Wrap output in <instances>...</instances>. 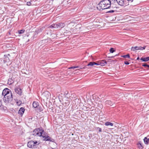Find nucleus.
Wrapping results in <instances>:
<instances>
[{"label": "nucleus", "mask_w": 149, "mask_h": 149, "mask_svg": "<svg viewBox=\"0 0 149 149\" xmlns=\"http://www.w3.org/2000/svg\"><path fill=\"white\" fill-rule=\"evenodd\" d=\"M2 95L4 96L3 100L5 102L9 103L13 100V97L12 93L8 88H6L3 90Z\"/></svg>", "instance_id": "1"}, {"label": "nucleus", "mask_w": 149, "mask_h": 149, "mask_svg": "<svg viewBox=\"0 0 149 149\" xmlns=\"http://www.w3.org/2000/svg\"><path fill=\"white\" fill-rule=\"evenodd\" d=\"M111 2L110 0L101 1L97 6V8L100 10L109 8L111 7Z\"/></svg>", "instance_id": "2"}, {"label": "nucleus", "mask_w": 149, "mask_h": 149, "mask_svg": "<svg viewBox=\"0 0 149 149\" xmlns=\"http://www.w3.org/2000/svg\"><path fill=\"white\" fill-rule=\"evenodd\" d=\"M42 133H41L39 132H37V133H36V134H34V135L36 136V135H38V136H42L44 138V141H48L52 142H54V139H51L50 137L48 136L45 135V136H43V135H42Z\"/></svg>", "instance_id": "3"}, {"label": "nucleus", "mask_w": 149, "mask_h": 149, "mask_svg": "<svg viewBox=\"0 0 149 149\" xmlns=\"http://www.w3.org/2000/svg\"><path fill=\"white\" fill-rule=\"evenodd\" d=\"M39 144V143L37 141H31L28 143L27 146L30 148H34V146Z\"/></svg>", "instance_id": "4"}, {"label": "nucleus", "mask_w": 149, "mask_h": 149, "mask_svg": "<svg viewBox=\"0 0 149 149\" xmlns=\"http://www.w3.org/2000/svg\"><path fill=\"white\" fill-rule=\"evenodd\" d=\"M127 1H130V3H132V5L133 6H136L138 4H139L140 3V2L137 1L136 0H127Z\"/></svg>", "instance_id": "5"}, {"label": "nucleus", "mask_w": 149, "mask_h": 149, "mask_svg": "<svg viewBox=\"0 0 149 149\" xmlns=\"http://www.w3.org/2000/svg\"><path fill=\"white\" fill-rule=\"evenodd\" d=\"M118 4L121 6H124L125 5H126V1L124 0H116Z\"/></svg>", "instance_id": "6"}, {"label": "nucleus", "mask_w": 149, "mask_h": 149, "mask_svg": "<svg viewBox=\"0 0 149 149\" xmlns=\"http://www.w3.org/2000/svg\"><path fill=\"white\" fill-rule=\"evenodd\" d=\"M15 92L19 95H21L22 93V89L19 88H15Z\"/></svg>", "instance_id": "7"}, {"label": "nucleus", "mask_w": 149, "mask_h": 149, "mask_svg": "<svg viewBox=\"0 0 149 149\" xmlns=\"http://www.w3.org/2000/svg\"><path fill=\"white\" fill-rule=\"evenodd\" d=\"M97 64H98L97 65H100L102 66H104L107 64V62L105 60H103L98 62Z\"/></svg>", "instance_id": "8"}, {"label": "nucleus", "mask_w": 149, "mask_h": 149, "mask_svg": "<svg viewBox=\"0 0 149 149\" xmlns=\"http://www.w3.org/2000/svg\"><path fill=\"white\" fill-rule=\"evenodd\" d=\"M70 103V101L67 99L64 100L63 102V104L65 107L68 106L69 104Z\"/></svg>", "instance_id": "9"}, {"label": "nucleus", "mask_w": 149, "mask_h": 149, "mask_svg": "<svg viewBox=\"0 0 149 149\" xmlns=\"http://www.w3.org/2000/svg\"><path fill=\"white\" fill-rule=\"evenodd\" d=\"M24 109L23 107H21L19 110L18 113L22 116L24 113Z\"/></svg>", "instance_id": "10"}, {"label": "nucleus", "mask_w": 149, "mask_h": 149, "mask_svg": "<svg viewBox=\"0 0 149 149\" xmlns=\"http://www.w3.org/2000/svg\"><path fill=\"white\" fill-rule=\"evenodd\" d=\"M57 24L58 29H59L63 28L65 26L64 23L61 22Z\"/></svg>", "instance_id": "11"}, {"label": "nucleus", "mask_w": 149, "mask_h": 149, "mask_svg": "<svg viewBox=\"0 0 149 149\" xmlns=\"http://www.w3.org/2000/svg\"><path fill=\"white\" fill-rule=\"evenodd\" d=\"M50 41V39L49 38H48L47 39H46L42 40V43L43 44H46L49 42Z\"/></svg>", "instance_id": "12"}, {"label": "nucleus", "mask_w": 149, "mask_h": 149, "mask_svg": "<svg viewBox=\"0 0 149 149\" xmlns=\"http://www.w3.org/2000/svg\"><path fill=\"white\" fill-rule=\"evenodd\" d=\"M10 56V54H7V55H4V56L5 57V60H4V61L5 62H8L10 61V59L8 57V56Z\"/></svg>", "instance_id": "13"}, {"label": "nucleus", "mask_w": 149, "mask_h": 149, "mask_svg": "<svg viewBox=\"0 0 149 149\" xmlns=\"http://www.w3.org/2000/svg\"><path fill=\"white\" fill-rule=\"evenodd\" d=\"M49 27L52 28H55L56 29H58L57 24H53L49 26Z\"/></svg>", "instance_id": "14"}, {"label": "nucleus", "mask_w": 149, "mask_h": 149, "mask_svg": "<svg viewBox=\"0 0 149 149\" xmlns=\"http://www.w3.org/2000/svg\"><path fill=\"white\" fill-rule=\"evenodd\" d=\"M105 102L107 106H111L113 104V103L110 100H107Z\"/></svg>", "instance_id": "15"}, {"label": "nucleus", "mask_w": 149, "mask_h": 149, "mask_svg": "<svg viewBox=\"0 0 149 149\" xmlns=\"http://www.w3.org/2000/svg\"><path fill=\"white\" fill-rule=\"evenodd\" d=\"M44 130H42V128L41 127H40L39 128H38L37 129H36L34 130V132H39L41 133H43L44 132Z\"/></svg>", "instance_id": "16"}, {"label": "nucleus", "mask_w": 149, "mask_h": 149, "mask_svg": "<svg viewBox=\"0 0 149 149\" xmlns=\"http://www.w3.org/2000/svg\"><path fill=\"white\" fill-rule=\"evenodd\" d=\"M140 60L142 61H143L147 62L149 60V57L145 58H141Z\"/></svg>", "instance_id": "17"}, {"label": "nucleus", "mask_w": 149, "mask_h": 149, "mask_svg": "<svg viewBox=\"0 0 149 149\" xmlns=\"http://www.w3.org/2000/svg\"><path fill=\"white\" fill-rule=\"evenodd\" d=\"M33 106L34 108H37L39 106V104L36 102H34L33 103Z\"/></svg>", "instance_id": "18"}, {"label": "nucleus", "mask_w": 149, "mask_h": 149, "mask_svg": "<svg viewBox=\"0 0 149 149\" xmlns=\"http://www.w3.org/2000/svg\"><path fill=\"white\" fill-rule=\"evenodd\" d=\"M97 65L98 64H97V63H96L94 62H90L87 65V66H93L94 65Z\"/></svg>", "instance_id": "19"}, {"label": "nucleus", "mask_w": 149, "mask_h": 149, "mask_svg": "<svg viewBox=\"0 0 149 149\" xmlns=\"http://www.w3.org/2000/svg\"><path fill=\"white\" fill-rule=\"evenodd\" d=\"M139 47L138 46L132 47L131 49L132 51H134L139 50Z\"/></svg>", "instance_id": "20"}, {"label": "nucleus", "mask_w": 149, "mask_h": 149, "mask_svg": "<svg viewBox=\"0 0 149 149\" xmlns=\"http://www.w3.org/2000/svg\"><path fill=\"white\" fill-rule=\"evenodd\" d=\"M138 147L139 149H142L143 148V147L141 144V142H139L137 144Z\"/></svg>", "instance_id": "21"}, {"label": "nucleus", "mask_w": 149, "mask_h": 149, "mask_svg": "<svg viewBox=\"0 0 149 149\" xmlns=\"http://www.w3.org/2000/svg\"><path fill=\"white\" fill-rule=\"evenodd\" d=\"M49 93L48 92H46L45 93H44L42 94V95L44 96H45L47 98H48L49 97Z\"/></svg>", "instance_id": "22"}, {"label": "nucleus", "mask_w": 149, "mask_h": 149, "mask_svg": "<svg viewBox=\"0 0 149 149\" xmlns=\"http://www.w3.org/2000/svg\"><path fill=\"white\" fill-rule=\"evenodd\" d=\"M15 101L17 105L20 106L22 102L21 101L18 100H15Z\"/></svg>", "instance_id": "23"}, {"label": "nucleus", "mask_w": 149, "mask_h": 149, "mask_svg": "<svg viewBox=\"0 0 149 149\" xmlns=\"http://www.w3.org/2000/svg\"><path fill=\"white\" fill-rule=\"evenodd\" d=\"M105 125L106 126H109V125H111V126H112L113 125V124L112 123H111L110 122H106L105 123Z\"/></svg>", "instance_id": "24"}, {"label": "nucleus", "mask_w": 149, "mask_h": 149, "mask_svg": "<svg viewBox=\"0 0 149 149\" xmlns=\"http://www.w3.org/2000/svg\"><path fill=\"white\" fill-rule=\"evenodd\" d=\"M14 81L12 78H10L8 79V83L10 85L13 83Z\"/></svg>", "instance_id": "25"}, {"label": "nucleus", "mask_w": 149, "mask_h": 149, "mask_svg": "<svg viewBox=\"0 0 149 149\" xmlns=\"http://www.w3.org/2000/svg\"><path fill=\"white\" fill-rule=\"evenodd\" d=\"M144 143L146 144H148L149 141L148 139L146 137H145L144 139Z\"/></svg>", "instance_id": "26"}, {"label": "nucleus", "mask_w": 149, "mask_h": 149, "mask_svg": "<svg viewBox=\"0 0 149 149\" xmlns=\"http://www.w3.org/2000/svg\"><path fill=\"white\" fill-rule=\"evenodd\" d=\"M121 57L124 58H130V56L129 54H128L127 55H123L121 56Z\"/></svg>", "instance_id": "27"}, {"label": "nucleus", "mask_w": 149, "mask_h": 149, "mask_svg": "<svg viewBox=\"0 0 149 149\" xmlns=\"http://www.w3.org/2000/svg\"><path fill=\"white\" fill-rule=\"evenodd\" d=\"M139 47V50H143L145 49V48H146V46H143V47H141V46Z\"/></svg>", "instance_id": "28"}, {"label": "nucleus", "mask_w": 149, "mask_h": 149, "mask_svg": "<svg viewBox=\"0 0 149 149\" xmlns=\"http://www.w3.org/2000/svg\"><path fill=\"white\" fill-rule=\"evenodd\" d=\"M142 66L145 68H149V65H147L146 63H144L142 65Z\"/></svg>", "instance_id": "29"}, {"label": "nucleus", "mask_w": 149, "mask_h": 149, "mask_svg": "<svg viewBox=\"0 0 149 149\" xmlns=\"http://www.w3.org/2000/svg\"><path fill=\"white\" fill-rule=\"evenodd\" d=\"M109 51L111 53H113L115 51V50L113 48H111L109 50Z\"/></svg>", "instance_id": "30"}, {"label": "nucleus", "mask_w": 149, "mask_h": 149, "mask_svg": "<svg viewBox=\"0 0 149 149\" xmlns=\"http://www.w3.org/2000/svg\"><path fill=\"white\" fill-rule=\"evenodd\" d=\"M25 30H21L19 31L18 33L19 34H22L24 32Z\"/></svg>", "instance_id": "31"}, {"label": "nucleus", "mask_w": 149, "mask_h": 149, "mask_svg": "<svg viewBox=\"0 0 149 149\" xmlns=\"http://www.w3.org/2000/svg\"><path fill=\"white\" fill-rule=\"evenodd\" d=\"M114 12V11L113 10H111L109 11H108L106 12V13H112Z\"/></svg>", "instance_id": "32"}, {"label": "nucleus", "mask_w": 149, "mask_h": 149, "mask_svg": "<svg viewBox=\"0 0 149 149\" xmlns=\"http://www.w3.org/2000/svg\"><path fill=\"white\" fill-rule=\"evenodd\" d=\"M96 130L98 129L99 131L100 132H101L102 131L100 127H96Z\"/></svg>", "instance_id": "33"}, {"label": "nucleus", "mask_w": 149, "mask_h": 149, "mask_svg": "<svg viewBox=\"0 0 149 149\" xmlns=\"http://www.w3.org/2000/svg\"><path fill=\"white\" fill-rule=\"evenodd\" d=\"M78 68V66H73V67H71L70 68H69V69H72V68Z\"/></svg>", "instance_id": "34"}, {"label": "nucleus", "mask_w": 149, "mask_h": 149, "mask_svg": "<svg viewBox=\"0 0 149 149\" xmlns=\"http://www.w3.org/2000/svg\"><path fill=\"white\" fill-rule=\"evenodd\" d=\"M27 5L28 6H30L31 5V2H28L27 3Z\"/></svg>", "instance_id": "35"}, {"label": "nucleus", "mask_w": 149, "mask_h": 149, "mask_svg": "<svg viewBox=\"0 0 149 149\" xmlns=\"http://www.w3.org/2000/svg\"><path fill=\"white\" fill-rule=\"evenodd\" d=\"M124 63L126 65H128L129 64V63L127 61H125L124 62Z\"/></svg>", "instance_id": "36"}, {"label": "nucleus", "mask_w": 149, "mask_h": 149, "mask_svg": "<svg viewBox=\"0 0 149 149\" xmlns=\"http://www.w3.org/2000/svg\"><path fill=\"white\" fill-rule=\"evenodd\" d=\"M34 132V131H33V134L34 135V134H36V133H37V132Z\"/></svg>", "instance_id": "37"}, {"label": "nucleus", "mask_w": 149, "mask_h": 149, "mask_svg": "<svg viewBox=\"0 0 149 149\" xmlns=\"http://www.w3.org/2000/svg\"><path fill=\"white\" fill-rule=\"evenodd\" d=\"M118 55V54H116V55H115L114 56H112L109 57V58H113L114 57H115V56H117Z\"/></svg>", "instance_id": "38"}, {"label": "nucleus", "mask_w": 149, "mask_h": 149, "mask_svg": "<svg viewBox=\"0 0 149 149\" xmlns=\"http://www.w3.org/2000/svg\"><path fill=\"white\" fill-rule=\"evenodd\" d=\"M2 105V103L1 101L0 100V107Z\"/></svg>", "instance_id": "39"}, {"label": "nucleus", "mask_w": 149, "mask_h": 149, "mask_svg": "<svg viewBox=\"0 0 149 149\" xmlns=\"http://www.w3.org/2000/svg\"><path fill=\"white\" fill-rule=\"evenodd\" d=\"M139 59V57H138L137 58V60H138Z\"/></svg>", "instance_id": "40"}, {"label": "nucleus", "mask_w": 149, "mask_h": 149, "mask_svg": "<svg viewBox=\"0 0 149 149\" xmlns=\"http://www.w3.org/2000/svg\"><path fill=\"white\" fill-rule=\"evenodd\" d=\"M53 149V148H49V149Z\"/></svg>", "instance_id": "41"}, {"label": "nucleus", "mask_w": 149, "mask_h": 149, "mask_svg": "<svg viewBox=\"0 0 149 149\" xmlns=\"http://www.w3.org/2000/svg\"><path fill=\"white\" fill-rule=\"evenodd\" d=\"M148 141H149V138L148 139Z\"/></svg>", "instance_id": "42"}, {"label": "nucleus", "mask_w": 149, "mask_h": 149, "mask_svg": "<svg viewBox=\"0 0 149 149\" xmlns=\"http://www.w3.org/2000/svg\"><path fill=\"white\" fill-rule=\"evenodd\" d=\"M29 41V39L28 40V41Z\"/></svg>", "instance_id": "43"}, {"label": "nucleus", "mask_w": 149, "mask_h": 149, "mask_svg": "<svg viewBox=\"0 0 149 149\" xmlns=\"http://www.w3.org/2000/svg\"><path fill=\"white\" fill-rule=\"evenodd\" d=\"M60 102H61V100H60Z\"/></svg>", "instance_id": "44"}]
</instances>
